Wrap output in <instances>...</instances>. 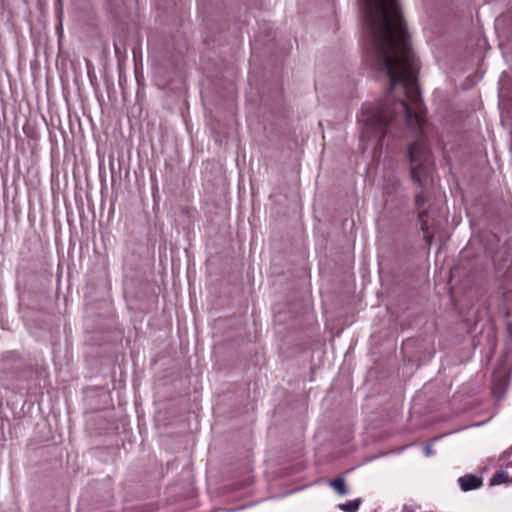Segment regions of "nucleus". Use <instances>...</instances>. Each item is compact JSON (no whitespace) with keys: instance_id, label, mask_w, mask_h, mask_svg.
<instances>
[{"instance_id":"4","label":"nucleus","mask_w":512,"mask_h":512,"mask_svg":"<svg viewBox=\"0 0 512 512\" xmlns=\"http://www.w3.org/2000/svg\"><path fill=\"white\" fill-rule=\"evenodd\" d=\"M512 483V479L510 478L507 471L500 470L495 472V474L490 479V485H500L506 484L509 485Z\"/></svg>"},{"instance_id":"9","label":"nucleus","mask_w":512,"mask_h":512,"mask_svg":"<svg viewBox=\"0 0 512 512\" xmlns=\"http://www.w3.org/2000/svg\"><path fill=\"white\" fill-rule=\"evenodd\" d=\"M507 332L509 333V335L512 337V322H508V325H507Z\"/></svg>"},{"instance_id":"1","label":"nucleus","mask_w":512,"mask_h":512,"mask_svg":"<svg viewBox=\"0 0 512 512\" xmlns=\"http://www.w3.org/2000/svg\"><path fill=\"white\" fill-rule=\"evenodd\" d=\"M374 67L389 77V90L377 105L365 103L358 118L362 135L382 145L388 129L405 121L421 128L425 109L417 83L418 61L398 0H362Z\"/></svg>"},{"instance_id":"3","label":"nucleus","mask_w":512,"mask_h":512,"mask_svg":"<svg viewBox=\"0 0 512 512\" xmlns=\"http://www.w3.org/2000/svg\"><path fill=\"white\" fill-rule=\"evenodd\" d=\"M460 488L463 491H470L481 487L482 479L478 476L467 474L458 479Z\"/></svg>"},{"instance_id":"5","label":"nucleus","mask_w":512,"mask_h":512,"mask_svg":"<svg viewBox=\"0 0 512 512\" xmlns=\"http://www.w3.org/2000/svg\"><path fill=\"white\" fill-rule=\"evenodd\" d=\"M330 486L339 494V495H346L348 494V489L346 487V483L344 478L338 477L336 479H333L330 482Z\"/></svg>"},{"instance_id":"2","label":"nucleus","mask_w":512,"mask_h":512,"mask_svg":"<svg viewBox=\"0 0 512 512\" xmlns=\"http://www.w3.org/2000/svg\"><path fill=\"white\" fill-rule=\"evenodd\" d=\"M426 152L419 143H411L408 147V158L411 164L421 162L426 156ZM426 173V169L422 163H419L411 168L410 174L413 182L418 184L421 188L424 187L422 176Z\"/></svg>"},{"instance_id":"6","label":"nucleus","mask_w":512,"mask_h":512,"mask_svg":"<svg viewBox=\"0 0 512 512\" xmlns=\"http://www.w3.org/2000/svg\"><path fill=\"white\" fill-rule=\"evenodd\" d=\"M361 504V499L350 500L346 503L339 504V509L344 512H357Z\"/></svg>"},{"instance_id":"12","label":"nucleus","mask_w":512,"mask_h":512,"mask_svg":"<svg viewBox=\"0 0 512 512\" xmlns=\"http://www.w3.org/2000/svg\"><path fill=\"white\" fill-rule=\"evenodd\" d=\"M183 211H184L185 213H188V212H189V208H184V209H183Z\"/></svg>"},{"instance_id":"11","label":"nucleus","mask_w":512,"mask_h":512,"mask_svg":"<svg viewBox=\"0 0 512 512\" xmlns=\"http://www.w3.org/2000/svg\"><path fill=\"white\" fill-rule=\"evenodd\" d=\"M425 450H426V454H427V455H430V454H431V450H430V448H429V447H426V449H425Z\"/></svg>"},{"instance_id":"10","label":"nucleus","mask_w":512,"mask_h":512,"mask_svg":"<svg viewBox=\"0 0 512 512\" xmlns=\"http://www.w3.org/2000/svg\"><path fill=\"white\" fill-rule=\"evenodd\" d=\"M424 239H425V241H426L427 243H431V241H432V236H431V235L426 234V235L424 236Z\"/></svg>"},{"instance_id":"8","label":"nucleus","mask_w":512,"mask_h":512,"mask_svg":"<svg viewBox=\"0 0 512 512\" xmlns=\"http://www.w3.org/2000/svg\"><path fill=\"white\" fill-rule=\"evenodd\" d=\"M424 202H425V198L421 194H416V196H415V204H416V207L418 209L422 207Z\"/></svg>"},{"instance_id":"7","label":"nucleus","mask_w":512,"mask_h":512,"mask_svg":"<svg viewBox=\"0 0 512 512\" xmlns=\"http://www.w3.org/2000/svg\"><path fill=\"white\" fill-rule=\"evenodd\" d=\"M427 213L425 211L419 212L418 214V220L420 223V228L424 233H427L428 231V224H427Z\"/></svg>"}]
</instances>
